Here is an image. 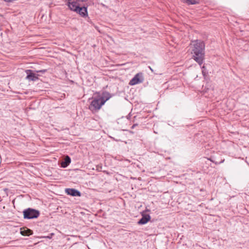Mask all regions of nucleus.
Segmentation results:
<instances>
[{"instance_id":"f257e3e1","label":"nucleus","mask_w":249,"mask_h":249,"mask_svg":"<svg viewBox=\"0 0 249 249\" xmlns=\"http://www.w3.org/2000/svg\"><path fill=\"white\" fill-rule=\"evenodd\" d=\"M77 1L67 0L68 2L67 5L69 7V9L72 11L78 13L82 17H86L88 16V11L87 7L88 5H84L83 7H80V4L78 3Z\"/></svg>"},{"instance_id":"f03ea898","label":"nucleus","mask_w":249,"mask_h":249,"mask_svg":"<svg viewBox=\"0 0 249 249\" xmlns=\"http://www.w3.org/2000/svg\"><path fill=\"white\" fill-rule=\"evenodd\" d=\"M192 53L194 54L193 57L200 65L202 64V49L201 45L196 42L193 44Z\"/></svg>"},{"instance_id":"7ed1b4c3","label":"nucleus","mask_w":249,"mask_h":249,"mask_svg":"<svg viewBox=\"0 0 249 249\" xmlns=\"http://www.w3.org/2000/svg\"><path fill=\"white\" fill-rule=\"evenodd\" d=\"M104 105V102H102L101 99L100 98V96H98L97 97L92 98V100L89 108L92 112H96L98 111Z\"/></svg>"},{"instance_id":"20e7f679","label":"nucleus","mask_w":249,"mask_h":249,"mask_svg":"<svg viewBox=\"0 0 249 249\" xmlns=\"http://www.w3.org/2000/svg\"><path fill=\"white\" fill-rule=\"evenodd\" d=\"M23 213L25 219L36 218L39 215V211L31 208L25 210Z\"/></svg>"},{"instance_id":"39448f33","label":"nucleus","mask_w":249,"mask_h":249,"mask_svg":"<svg viewBox=\"0 0 249 249\" xmlns=\"http://www.w3.org/2000/svg\"><path fill=\"white\" fill-rule=\"evenodd\" d=\"M26 72L27 74V75L26 76V79L29 80L31 81H36L38 79V75L33 72L31 70H27L26 71Z\"/></svg>"},{"instance_id":"423d86ee","label":"nucleus","mask_w":249,"mask_h":249,"mask_svg":"<svg viewBox=\"0 0 249 249\" xmlns=\"http://www.w3.org/2000/svg\"><path fill=\"white\" fill-rule=\"evenodd\" d=\"M65 192L68 195L73 196H79L81 195L80 192L75 189L68 188L65 190Z\"/></svg>"},{"instance_id":"0eeeda50","label":"nucleus","mask_w":249,"mask_h":249,"mask_svg":"<svg viewBox=\"0 0 249 249\" xmlns=\"http://www.w3.org/2000/svg\"><path fill=\"white\" fill-rule=\"evenodd\" d=\"M142 80L140 79V75L139 73L135 75V76L130 81V85H135L136 84L142 83Z\"/></svg>"},{"instance_id":"6e6552de","label":"nucleus","mask_w":249,"mask_h":249,"mask_svg":"<svg viewBox=\"0 0 249 249\" xmlns=\"http://www.w3.org/2000/svg\"><path fill=\"white\" fill-rule=\"evenodd\" d=\"M150 219V216L149 214L142 215V218L138 221V223L140 225L145 224Z\"/></svg>"},{"instance_id":"1a4fd4ad","label":"nucleus","mask_w":249,"mask_h":249,"mask_svg":"<svg viewBox=\"0 0 249 249\" xmlns=\"http://www.w3.org/2000/svg\"><path fill=\"white\" fill-rule=\"evenodd\" d=\"M100 96V98L101 99L102 102H104V104L108 100L110 99L111 97V96L110 95V94L108 92H104L102 96Z\"/></svg>"},{"instance_id":"9d476101","label":"nucleus","mask_w":249,"mask_h":249,"mask_svg":"<svg viewBox=\"0 0 249 249\" xmlns=\"http://www.w3.org/2000/svg\"><path fill=\"white\" fill-rule=\"evenodd\" d=\"M71 158L69 156H66L64 159V161L61 162V166L63 168H65L69 165L71 163Z\"/></svg>"},{"instance_id":"9b49d317","label":"nucleus","mask_w":249,"mask_h":249,"mask_svg":"<svg viewBox=\"0 0 249 249\" xmlns=\"http://www.w3.org/2000/svg\"><path fill=\"white\" fill-rule=\"evenodd\" d=\"M20 233L24 236H29L33 234V231L29 229H21Z\"/></svg>"},{"instance_id":"f8f14e48","label":"nucleus","mask_w":249,"mask_h":249,"mask_svg":"<svg viewBox=\"0 0 249 249\" xmlns=\"http://www.w3.org/2000/svg\"><path fill=\"white\" fill-rule=\"evenodd\" d=\"M183 3H186L188 5L195 4L198 3L197 0H180Z\"/></svg>"},{"instance_id":"ddd939ff","label":"nucleus","mask_w":249,"mask_h":249,"mask_svg":"<svg viewBox=\"0 0 249 249\" xmlns=\"http://www.w3.org/2000/svg\"><path fill=\"white\" fill-rule=\"evenodd\" d=\"M137 125V124H136L133 125L132 126L131 128H132V129H133V128L135 127V126H136Z\"/></svg>"},{"instance_id":"4468645a","label":"nucleus","mask_w":249,"mask_h":249,"mask_svg":"<svg viewBox=\"0 0 249 249\" xmlns=\"http://www.w3.org/2000/svg\"><path fill=\"white\" fill-rule=\"evenodd\" d=\"M207 160H210V161H212V158H206Z\"/></svg>"},{"instance_id":"2eb2a0df","label":"nucleus","mask_w":249,"mask_h":249,"mask_svg":"<svg viewBox=\"0 0 249 249\" xmlns=\"http://www.w3.org/2000/svg\"><path fill=\"white\" fill-rule=\"evenodd\" d=\"M203 71L204 70V68H205V67L203 66ZM205 76V74H204V71H203V77Z\"/></svg>"},{"instance_id":"dca6fc26","label":"nucleus","mask_w":249,"mask_h":249,"mask_svg":"<svg viewBox=\"0 0 249 249\" xmlns=\"http://www.w3.org/2000/svg\"><path fill=\"white\" fill-rule=\"evenodd\" d=\"M40 71V72H45V70H42V71Z\"/></svg>"}]
</instances>
